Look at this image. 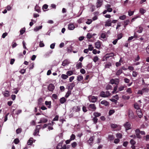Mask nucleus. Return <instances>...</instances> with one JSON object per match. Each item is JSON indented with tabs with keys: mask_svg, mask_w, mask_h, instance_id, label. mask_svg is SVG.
Instances as JSON below:
<instances>
[{
	"mask_svg": "<svg viewBox=\"0 0 149 149\" xmlns=\"http://www.w3.org/2000/svg\"><path fill=\"white\" fill-rule=\"evenodd\" d=\"M112 88V86L108 84L106 87V89L107 90L111 89Z\"/></svg>",
	"mask_w": 149,
	"mask_h": 149,
	"instance_id": "nucleus-56",
	"label": "nucleus"
},
{
	"mask_svg": "<svg viewBox=\"0 0 149 149\" xmlns=\"http://www.w3.org/2000/svg\"><path fill=\"white\" fill-rule=\"evenodd\" d=\"M77 143L76 142H74L71 144L73 148H75L77 146Z\"/></svg>",
	"mask_w": 149,
	"mask_h": 149,
	"instance_id": "nucleus-48",
	"label": "nucleus"
},
{
	"mask_svg": "<svg viewBox=\"0 0 149 149\" xmlns=\"http://www.w3.org/2000/svg\"><path fill=\"white\" fill-rule=\"evenodd\" d=\"M66 74L68 76H70L73 74V72L71 70L68 71L66 72Z\"/></svg>",
	"mask_w": 149,
	"mask_h": 149,
	"instance_id": "nucleus-35",
	"label": "nucleus"
},
{
	"mask_svg": "<svg viewBox=\"0 0 149 149\" xmlns=\"http://www.w3.org/2000/svg\"><path fill=\"white\" fill-rule=\"evenodd\" d=\"M100 103L104 105L105 106H108L109 104V102L105 100H103L101 101Z\"/></svg>",
	"mask_w": 149,
	"mask_h": 149,
	"instance_id": "nucleus-17",
	"label": "nucleus"
},
{
	"mask_svg": "<svg viewBox=\"0 0 149 149\" xmlns=\"http://www.w3.org/2000/svg\"><path fill=\"white\" fill-rule=\"evenodd\" d=\"M45 104L46 105H47V106L48 105V108L50 109L51 108L52 106L51 105V101H46L45 102Z\"/></svg>",
	"mask_w": 149,
	"mask_h": 149,
	"instance_id": "nucleus-15",
	"label": "nucleus"
},
{
	"mask_svg": "<svg viewBox=\"0 0 149 149\" xmlns=\"http://www.w3.org/2000/svg\"><path fill=\"white\" fill-rule=\"evenodd\" d=\"M126 92L130 94H131L132 92V88H127V90Z\"/></svg>",
	"mask_w": 149,
	"mask_h": 149,
	"instance_id": "nucleus-51",
	"label": "nucleus"
},
{
	"mask_svg": "<svg viewBox=\"0 0 149 149\" xmlns=\"http://www.w3.org/2000/svg\"><path fill=\"white\" fill-rule=\"evenodd\" d=\"M88 49L90 51H92L93 49V47L92 46V45L90 44L88 45Z\"/></svg>",
	"mask_w": 149,
	"mask_h": 149,
	"instance_id": "nucleus-52",
	"label": "nucleus"
},
{
	"mask_svg": "<svg viewBox=\"0 0 149 149\" xmlns=\"http://www.w3.org/2000/svg\"><path fill=\"white\" fill-rule=\"evenodd\" d=\"M83 79V76L82 75H79L77 77V80L79 81L82 80Z\"/></svg>",
	"mask_w": 149,
	"mask_h": 149,
	"instance_id": "nucleus-30",
	"label": "nucleus"
},
{
	"mask_svg": "<svg viewBox=\"0 0 149 149\" xmlns=\"http://www.w3.org/2000/svg\"><path fill=\"white\" fill-rule=\"evenodd\" d=\"M66 101V99L64 97L61 98L60 99V102L61 104H63Z\"/></svg>",
	"mask_w": 149,
	"mask_h": 149,
	"instance_id": "nucleus-22",
	"label": "nucleus"
},
{
	"mask_svg": "<svg viewBox=\"0 0 149 149\" xmlns=\"http://www.w3.org/2000/svg\"><path fill=\"white\" fill-rule=\"evenodd\" d=\"M92 22V20L91 19H88L87 21L86 22V23L88 24H90Z\"/></svg>",
	"mask_w": 149,
	"mask_h": 149,
	"instance_id": "nucleus-63",
	"label": "nucleus"
},
{
	"mask_svg": "<svg viewBox=\"0 0 149 149\" xmlns=\"http://www.w3.org/2000/svg\"><path fill=\"white\" fill-rule=\"evenodd\" d=\"M52 97L54 99L56 100L57 99V96L56 94H54L52 95Z\"/></svg>",
	"mask_w": 149,
	"mask_h": 149,
	"instance_id": "nucleus-64",
	"label": "nucleus"
},
{
	"mask_svg": "<svg viewBox=\"0 0 149 149\" xmlns=\"http://www.w3.org/2000/svg\"><path fill=\"white\" fill-rule=\"evenodd\" d=\"M138 74V73L135 71H133L132 72V76L133 77H136L137 76Z\"/></svg>",
	"mask_w": 149,
	"mask_h": 149,
	"instance_id": "nucleus-47",
	"label": "nucleus"
},
{
	"mask_svg": "<svg viewBox=\"0 0 149 149\" xmlns=\"http://www.w3.org/2000/svg\"><path fill=\"white\" fill-rule=\"evenodd\" d=\"M139 12L141 14L143 15L146 12V10L143 8H140Z\"/></svg>",
	"mask_w": 149,
	"mask_h": 149,
	"instance_id": "nucleus-29",
	"label": "nucleus"
},
{
	"mask_svg": "<svg viewBox=\"0 0 149 149\" xmlns=\"http://www.w3.org/2000/svg\"><path fill=\"white\" fill-rule=\"evenodd\" d=\"M149 89L147 88H143L142 90H139L138 91V94H141L142 95L143 93H148V92Z\"/></svg>",
	"mask_w": 149,
	"mask_h": 149,
	"instance_id": "nucleus-1",
	"label": "nucleus"
},
{
	"mask_svg": "<svg viewBox=\"0 0 149 149\" xmlns=\"http://www.w3.org/2000/svg\"><path fill=\"white\" fill-rule=\"evenodd\" d=\"M136 112L139 117V118H141L143 115L141 111V109H138V110H136Z\"/></svg>",
	"mask_w": 149,
	"mask_h": 149,
	"instance_id": "nucleus-12",
	"label": "nucleus"
},
{
	"mask_svg": "<svg viewBox=\"0 0 149 149\" xmlns=\"http://www.w3.org/2000/svg\"><path fill=\"white\" fill-rule=\"evenodd\" d=\"M106 35L104 33H103L101 34V37L103 39H104L106 38Z\"/></svg>",
	"mask_w": 149,
	"mask_h": 149,
	"instance_id": "nucleus-61",
	"label": "nucleus"
},
{
	"mask_svg": "<svg viewBox=\"0 0 149 149\" xmlns=\"http://www.w3.org/2000/svg\"><path fill=\"white\" fill-rule=\"evenodd\" d=\"M116 136L117 137L120 139H121L122 138V135L121 133H118L116 134Z\"/></svg>",
	"mask_w": 149,
	"mask_h": 149,
	"instance_id": "nucleus-40",
	"label": "nucleus"
},
{
	"mask_svg": "<svg viewBox=\"0 0 149 149\" xmlns=\"http://www.w3.org/2000/svg\"><path fill=\"white\" fill-rule=\"evenodd\" d=\"M39 132V130L36 129L35 130V132L33 133V135L34 136H36L37 133H38Z\"/></svg>",
	"mask_w": 149,
	"mask_h": 149,
	"instance_id": "nucleus-57",
	"label": "nucleus"
},
{
	"mask_svg": "<svg viewBox=\"0 0 149 149\" xmlns=\"http://www.w3.org/2000/svg\"><path fill=\"white\" fill-rule=\"evenodd\" d=\"M48 120L45 118H40V121L38 122V123H45L47 122Z\"/></svg>",
	"mask_w": 149,
	"mask_h": 149,
	"instance_id": "nucleus-9",
	"label": "nucleus"
},
{
	"mask_svg": "<svg viewBox=\"0 0 149 149\" xmlns=\"http://www.w3.org/2000/svg\"><path fill=\"white\" fill-rule=\"evenodd\" d=\"M124 81L125 83H129L130 81V80L127 78H125L124 79Z\"/></svg>",
	"mask_w": 149,
	"mask_h": 149,
	"instance_id": "nucleus-55",
	"label": "nucleus"
},
{
	"mask_svg": "<svg viewBox=\"0 0 149 149\" xmlns=\"http://www.w3.org/2000/svg\"><path fill=\"white\" fill-rule=\"evenodd\" d=\"M14 142L15 144H17L19 142V141L18 138H16L14 139Z\"/></svg>",
	"mask_w": 149,
	"mask_h": 149,
	"instance_id": "nucleus-58",
	"label": "nucleus"
},
{
	"mask_svg": "<svg viewBox=\"0 0 149 149\" xmlns=\"http://www.w3.org/2000/svg\"><path fill=\"white\" fill-rule=\"evenodd\" d=\"M75 138V135L73 134H72L70 136V139L71 141L73 140H74Z\"/></svg>",
	"mask_w": 149,
	"mask_h": 149,
	"instance_id": "nucleus-43",
	"label": "nucleus"
},
{
	"mask_svg": "<svg viewBox=\"0 0 149 149\" xmlns=\"http://www.w3.org/2000/svg\"><path fill=\"white\" fill-rule=\"evenodd\" d=\"M62 143L60 142L59 143L56 147V149H62Z\"/></svg>",
	"mask_w": 149,
	"mask_h": 149,
	"instance_id": "nucleus-21",
	"label": "nucleus"
},
{
	"mask_svg": "<svg viewBox=\"0 0 149 149\" xmlns=\"http://www.w3.org/2000/svg\"><path fill=\"white\" fill-rule=\"evenodd\" d=\"M71 94V91H70V90H69V91L68 90V91L66 93L65 96V97H66L67 98L70 96V95Z\"/></svg>",
	"mask_w": 149,
	"mask_h": 149,
	"instance_id": "nucleus-31",
	"label": "nucleus"
},
{
	"mask_svg": "<svg viewBox=\"0 0 149 149\" xmlns=\"http://www.w3.org/2000/svg\"><path fill=\"white\" fill-rule=\"evenodd\" d=\"M117 88H118L117 86H115L114 87V88L113 89V90L112 91L113 93H117V92H116V91L117 90Z\"/></svg>",
	"mask_w": 149,
	"mask_h": 149,
	"instance_id": "nucleus-53",
	"label": "nucleus"
},
{
	"mask_svg": "<svg viewBox=\"0 0 149 149\" xmlns=\"http://www.w3.org/2000/svg\"><path fill=\"white\" fill-rule=\"evenodd\" d=\"M103 1L102 0H97L96 3V7L97 8L100 7L102 5Z\"/></svg>",
	"mask_w": 149,
	"mask_h": 149,
	"instance_id": "nucleus-5",
	"label": "nucleus"
},
{
	"mask_svg": "<svg viewBox=\"0 0 149 149\" xmlns=\"http://www.w3.org/2000/svg\"><path fill=\"white\" fill-rule=\"evenodd\" d=\"M124 126L127 131L131 129V124L129 122H126L124 125Z\"/></svg>",
	"mask_w": 149,
	"mask_h": 149,
	"instance_id": "nucleus-2",
	"label": "nucleus"
},
{
	"mask_svg": "<svg viewBox=\"0 0 149 149\" xmlns=\"http://www.w3.org/2000/svg\"><path fill=\"white\" fill-rule=\"evenodd\" d=\"M100 96L102 97H106L105 92L103 91L101 92L100 94Z\"/></svg>",
	"mask_w": 149,
	"mask_h": 149,
	"instance_id": "nucleus-34",
	"label": "nucleus"
},
{
	"mask_svg": "<svg viewBox=\"0 0 149 149\" xmlns=\"http://www.w3.org/2000/svg\"><path fill=\"white\" fill-rule=\"evenodd\" d=\"M122 72V69H120L116 72V75H119Z\"/></svg>",
	"mask_w": 149,
	"mask_h": 149,
	"instance_id": "nucleus-36",
	"label": "nucleus"
},
{
	"mask_svg": "<svg viewBox=\"0 0 149 149\" xmlns=\"http://www.w3.org/2000/svg\"><path fill=\"white\" fill-rule=\"evenodd\" d=\"M105 95L106 97H107L109 96L110 95V93L109 91H107L105 93Z\"/></svg>",
	"mask_w": 149,
	"mask_h": 149,
	"instance_id": "nucleus-54",
	"label": "nucleus"
},
{
	"mask_svg": "<svg viewBox=\"0 0 149 149\" xmlns=\"http://www.w3.org/2000/svg\"><path fill=\"white\" fill-rule=\"evenodd\" d=\"M25 29H26L25 28H24L23 29H21L20 31V34L21 35H22L25 32Z\"/></svg>",
	"mask_w": 149,
	"mask_h": 149,
	"instance_id": "nucleus-37",
	"label": "nucleus"
},
{
	"mask_svg": "<svg viewBox=\"0 0 149 149\" xmlns=\"http://www.w3.org/2000/svg\"><path fill=\"white\" fill-rule=\"evenodd\" d=\"M91 12L94 11L95 10V7L94 5H92L91 8Z\"/></svg>",
	"mask_w": 149,
	"mask_h": 149,
	"instance_id": "nucleus-59",
	"label": "nucleus"
},
{
	"mask_svg": "<svg viewBox=\"0 0 149 149\" xmlns=\"http://www.w3.org/2000/svg\"><path fill=\"white\" fill-rule=\"evenodd\" d=\"M108 139L110 141L113 140L115 138L114 136L113 135H109L108 136Z\"/></svg>",
	"mask_w": 149,
	"mask_h": 149,
	"instance_id": "nucleus-23",
	"label": "nucleus"
},
{
	"mask_svg": "<svg viewBox=\"0 0 149 149\" xmlns=\"http://www.w3.org/2000/svg\"><path fill=\"white\" fill-rule=\"evenodd\" d=\"M111 25V22L110 19H108L104 25L105 26H109Z\"/></svg>",
	"mask_w": 149,
	"mask_h": 149,
	"instance_id": "nucleus-10",
	"label": "nucleus"
},
{
	"mask_svg": "<svg viewBox=\"0 0 149 149\" xmlns=\"http://www.w3.org/2000/svg\"><path fill=\"white\" fill-rule=\"evenodd\" d=\"M143 28L142 27L140 26L138 29L137 32L139 33H141L143 30Z\"/></svg>",
	"mask_w": 149,
	"mask_h": 149,
	"instance_id": "nucleus-44",
	"label": "nucleus"
},
{
	"mask_svg": "<svg viewBox=\"0 0 149 149\" xmlns=\"http://www.w3.org/2000/svg\"><path fill=\"white\" fill-rule=\"evenodd\" d=\"M134 107L135 109H136L137 110L140 109L139 105L136 102L134 104Z\"/></svg>",
	"mask_w": 149,
	"mask_h": 149,
	"instance_id": "nucleus-26",
	"label": "nucleus"
},
{
	"mask_svg": "<svg viewBox=\"0 0 149 149\" xmlns=\"http://www.w3.org/2000/svg\"><path fill=\"white\" fill-rule=\"evenodd\" d=\"M9 92L8 91H6L4 93V95L5 97H8L9 96Z\"/></svg>",
	"mask_w": 149,
	"mask_h": 149,
	"instance_id": "nucleus-45",
	"label": "nucleus"
},
{
	"mask_svg": "<svg viewBox=\"0 0 149 149\" xmlns=\"http://www.w3.org/2000/svg\"><path fill=\"white\" fill-rule=\"evenodd\" d=\"M82 65L81 62H79L76 65V67L78 69L81 68L82 67Z\"/></svg>",
	"mask_w": 149,
	"mask_h": 149,
	"instance_id": "nucleus-25",
	"label": "nucleus"
},
{
	"mask_svg": "<svg viewBox=\"0 0 149 149\" xmlns=\"http://www.w3.org/2000/svg\"><path fill=\"white\" fill-rule=\"evenodd\" d=\"M74 86L75 85L73 83H71L68 84V90L71 91Z\"/></svg>",
	"mask_w": 149,
	"mask_h": 149,
	"instance_id": "nucleus-8",
	"label": "nucleus"
},
{
	"mask_svg": "<svg viewBox=\"0 0 149 149\" xmlns=\"http://www.w3.org/2000/svg\"><path fill=\"white\" fill-rule=\"evenodd\" d=\"M124 26L125 27L127 25H128L130 22V20L127 19L124 21Z\"/></svg>",
	"mask_w": 149,
	"mask_h": 149,
	"instance_id": "nucleus-33",
	"label": "nucleus"
},
{
	"mask_svg": "<svg viewBox=\"0 0 149 149\" xmlns=\"http://www.w3.org/2000/svg\"><path fill=\"white\" fill-rule=\"evenodd\" d=\"M134 12L133 11H129L128 12V15L130 16H131L133 15Z\"/></svg>",
	"mask_w": 149,
	"mask_h": 149,
	"instance_id": "nucleus-62",
	"label": "nucleus"
},
{
	"mask_svg": "<svg viewBox=\"0 0 149 149\" xmlns=\"http://www.w3.org/2000/svg\"><path fill=\"white\" fill-rule=\"evenodd\" d=\"M42 28V26H39L36 27L34 29V30L36 31H39L40 29H41Z\"/></svg>",
	"mask_w": 149,
	"mask_h": 149,
	"instance_id": "nucleus-24",
	"label": "nucleus"
},
{
	"mask_svg": "<svg viewBox=\"0 0 149 149\" xmlns=\"http://www.w3.org/2000/svg\"><path fill=\"white\" fill-rule=\"evenodd\" d=\"M111 126L112 128H115L117 127L118 125L115 124H111Z\"/></svg>",
	"mask_w": 149,
	"mask_h": 149,
	"instance_id": "nucleus-50",
	"label": "nucleus"
},
{
	"mask_svg": "<svg viewBox=\"0 0 149 149\" xmlns=\"http://www.w3.org/2000/svg\"><path fill=\"white\" fill-rule=\"evenodd\" d=\"M93 115L95 116V117H97L100 116L101 115V114L97 112H95L93 113Z\"/></svg>",
	"mask_w": 149,
	"mask_h": 149,
	"instance_id": "nucleus-28",
	"label": "nucleus"
},
{
	"mask_svg": "<svg viewBox=\"0 0 149 149\" xmlns=\"http://www.w3.org/2000/svg\"><path fill=\"white\" fill-rule=\"evenodd\" d=\"M92 120L94 123L96 124L97 122L98 119L97 117H94L92 119Z\"/></svg>",
	"mask_w": 149,
	"mask_h": 149,
	"instance_id": "nucleus-41",
	"label": "nucleus"
},
{
	"mask_svg": "<svg viewBox=\"0 0 149 149\" xmlns=\"http://www.w3.org/2000/svg\"><path fill=\"white\" fill-rule=\"evenodd\" d=\"M94 140V138L93 137H91L88 141L87 142L90 146L92 145L93 141Z\"/></svg>",
	"mask_w": 149,
	"mask_h": 149,
	"instance_id": "nucleus-13",
	"label": "nucleus"
},
{
	"mask_svg": "<svg viewBox=\"0 0 149 149\" xmlns=\"http://www.w3.org/2000/svg\"><path fill=\"white\" fill-rule=\"evenodd\" d=\"M128 116L130 119H132L134 118V116L132 110H129L128 111Z\"/></svg>",
	"mask_w": 149,
	"mask_h": 149,
	"instance_id": "nucleus-4",
	"label": "nucleus"
},
{
	"mask_svg": "<svg viewBox=\"0 0 149 149\" xmlns=\"http://www.w3.org/2000/svg\"><path fill=\"white\" fill-rule=\"evenodd\" d=\"M98 57L97 56H95L94 57L93 60L94 62H96L98 61Z\"/></svg>",
	"mask_w": 149,
	"mask_h": 149,
	"instance_id": "nucleus-60",
	"label": "nucleus"
},
{
	"mask_svg": "<svg viewBox=\"0 0 149 149\" xmlns=\"http://www.w3.org/2000/svg\"><path fill=\"white\" fill-rule=\"evenodd\" d=\"M48 90L49 91L53 92L55 88V86L52 84H50L47 87Z\"/></svg>",
	"mask_w": 149,
	"mask_h": 149,
	"instance_id": "nucleus-3",
	"label": "nucleus"
},
{
	"mask_svg": "<svg viewBox=\"0 0 149 149\" xmlns=\"http://www.w3.org/2000/svg\"><path fill=\"white\" fill-rule=\"evenodd\" d=\"M68 29L70 30H73L75 28L73 24H70L68 25Z\"/></svg>",
	"mask_w": 149,
	"mask_h": 149,
	"instance_id": "nucleus-19",
	"label": "nucleus"
},
{
	"mask_svg": "<svg viewBox=\"0 0 149 149\" xmlns=\"http://www.w3.org/2000/svg\"><path fill=\"white\" fill-rule=\"evenodd\" d=\"M72 110L75 112H77L79 111L80 110V109L79 106H75L73 107Z\"/></svg>",
	"mask_w": 149,
	"mask_h": 149,
	"instance_id": "nucleus-14",
	"label": "nucleus"
},
{
	"mask_svg": "<svg viewBox=\"0 0 149 149\" xmlns=\"http://www.w3.org/2000/svg\"><path fill=\"white\" fill-rule=\"evenodd\" d=\"M88 108L91 109V110L93 111H95L96 109V107L94 104H90L89 105Z\"/></svg>",
	"mask_w": 149,
	"mask_h": 149,
	"instance_id": "nucleus-6",
	"label": "nucleus"
},
{
	"mask_svg": "<svg viewBox=\"0 0 149 149\" xmlns=\"http://www.w3.org/2000/svg\"><path fill=\"white\" fill-rule=\"evenodd\" d=\"M90 98L91 99V102H95L97 100V97H95L94 96H91Z\"/></svg>",
	"mask_w": 149,
	"mask_h": 149,
	"instance_id": "nucleus-11",
	"label": "nucleus"
},
{
	"mask_svg": "<svg viewBox=\"0 0 149 149\" xmlns=\"http://www.w3.org/2000/svg\"><path fill=\"white\" fill-rule=\"evenodd\" d=\"M115 112V111L113 109H111L109 110V114L110 116L113 114Z\"/></svg>",
	"mask_w": 149,
	"mask_h": 149,
	"instance_id": "nucleus-49",
	"label": "nucleus"
},
{
	"mask_svg": "<svg viewBox=\"0 0 149 149\" xmlns=\"http://www.w3.org/2000/svg\"><path fill=\"white\" fill-rule=\"evenodd\" d=\"M33 138H30L29 140H28L27 142V144L28 145H31L33 143Z\"/></svg>",
	"mask_w": 149,
	"mask_h": 149,
	"instance_id": "nucleus-20",
	"label": "nucleus"
},
{
	"mask_svg": "<svg viewBox=\"0 0 149 149\" xmlns=\"http://www.w3.org/2000/svg\"><path fill=\"white\" fill-rule=\"evenodd\" d=\"M101 45V42L99 40H98L95 43V47L98 49H100Z\"/></svg>",
	"mask_w": 149,
	"mask_h": 149,
	"instance_id": "nucleus-7",
	"label": "nucleus"
},
{
	"mask_svg": "<svg viewBox=\"0 0 149 149\" xmlns=\"http://www.w3.org/2000/svg\"><path fill=\"white\" fill-rule=\"evenodd\" d=\"M35 10L36 11H37L38 13L40 12V8L37 5H36L35 6Z\"/></svg>",
	"mask_w": 149,
	"mask_h": 149,
	"instance_id": "nucleus-27",
	"label": "nucleus"
},
{
	"mask_svg": "<svg viewBox=\"0 0 149 149\" xmlns=\"http://www.w3.org/2000/svg\"><path fill=\"white\" fill-rule=\"evenodd\" d=\"M130 143L132 145H134L136 144V142L133 139H132L130 141Z\"/></svg>",
	"mask_w": 149,
	"mask_h": 149,
	"instance_id": "nucleus-42",
	"label": "nucleus"
},
{
	"mask_svg": "<svg viewBox=\"0 0 149 149\" xmlns=\"http://www.w3.org/2000/svg\"><path fill=\"white\" fill-rule=\"evenodd\" d=\"M86 37L88 39H90L92 37V34L90 33H88L86 35Z\"/></svg>",
	"mask_w": 149,
	"mask_h": 149,
	"instance_id": "nucleus-38",
	"label": "nucleus"
},
{
	"mask_svg": "<svg viewBox=\"0 0 149 149\" xmlns=\"http://www.w3.org/2000/svg\"><path fill=\"white\" fill-rule=\"evenodd\" d=\"M22 131V129L20 128H19L16 130V132L17 134H19Z\"/></svg>",
	"mask_w": 149,
	"mask_h": 149,
	"instance_id": "nucleus-39",
	"label": "nucleus"
},
{
	"mask_svg": "<svg viewBox=\"0 0 149 149\" xmlns=\"http://www.w3.org/2000/svg\"><path fill=\"white\" fill-rule=\"evenodd\" d=\"M69 63V62L68 60L67 59H65L63 61L62 65L63 66H65L68 64Z\"/></svg>",
	"mask_w": 149,
	"mask_h": 149,
	"instance_id": "nucleus-16",
	"label": "nucleus"
},
{
	"mask_svg": "<svg viewBox=\"0 0 149 149\" xmlns=\"http://www.w3.org/2000/svg\"><path fill=\"white\" fill-rule=\"evenodd\" d=\"M126 16L125 15H123L122 16H120L119 17V19L122 20H124L125 19H126Z\"/></svg>",
	"mask_w": 149,
	"mask_h": 149,
	"instance_id": "nucleus-46",
	"label": "nucleus"
},
{
	"mask_svg": "<svg viewBox=\"0 0 149 149\" xmlns=\"http://www.w3.org/2000/svg\"><path fill=\"white\" fill-rule=\"evenodd\" d=\"M68 77V76L66 74H62L61 75V78L64 79H67Z\"/></svg>",
	"mask_w": 149,
	"mask_h": 149,
	"instance_id": "nucleus-32",
	"label": "nucleus"
},
{
	"mask_svg": "<svg viewBox=\"0 0 149 149\" xmlns=\"http://www.w3.org/2000/svg\"><path fill=\"white\" fill-rule=\"evenodd\" d=\"M117 80L118 81H117V83H115V81L113 79H111L110 81V82L111 83V84H115L117 85V84H118V83L119 82V79H117Z\"/></svg>",
	"mask_w": 149,
	"mask_h": 149,
	"instance_id": "nucleus-18",
	"label": "nucleus"
}]
</instances>
